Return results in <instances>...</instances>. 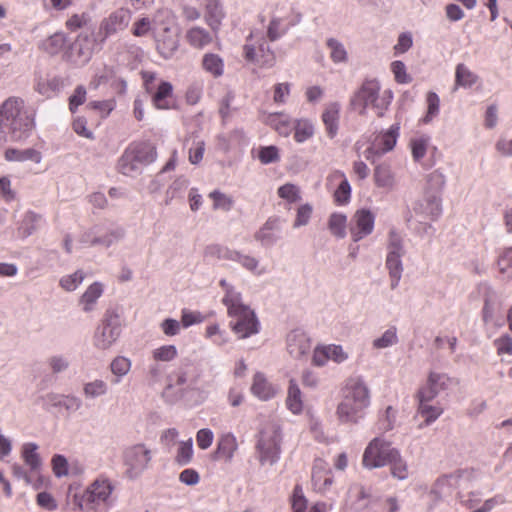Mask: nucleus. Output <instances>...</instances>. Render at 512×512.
<instances>
[{
	"instance_id": "nucleus-47",
	"label": "nucleus",
	"mask_w": 512,
	"mask_h": 512,
	"mask_svg": "<svg viewBox=\"0 0 512 512\" xmlns=\"http://www.w3.org/2000/svg\"><path fill=\"white\" fill-rule=\"evenodd\" d=\"M41 216L29 211L25 214L23 221L19 227V233L22 237L30 236L38 227Z\"/></svg>"
},
{
	"instance_id": "nucleus-58",
	"label": "nucleus",
	"mask_w": 512,
	"mask_h": 512,
	"mask_svg": "<svg viewBox=\"0 0 512 512\" xmlns=\"http://www.w3.org/2000/svg\"><path fill=\"white\" fill-rule=\"evenodd\" d=\"M286 33V29L282 26L280 18H272L267 27V38L274 42Z\"/></svg>"
},
{
	"instance_id": "nucleus-46",
	"label": "nucleus",
	"mask_w": 512,
	"mask_h": 512,
	"mask_svg": "<svg viewBox=\"0 0 512 512\" xmlns=\"http://www.w3.org/2000/svg\"><path fill=\"white\" fill-rule=\"evenodd\" d=\"M209 198L213 201L214 210H223L227 212L230 211L234 205L233 198L219 190L210 192Z\"/></svg>"
},
{
	"instance_id": "nucleus-39",
	"label": "nucleus",
	"mask_w": 512,
	"mask_h": 512,
	"mask_svg": "<svg viewBox=\"0 0 512 512\" xmlns=\"http://www.w3.org/2000/svg\"><path fill=\"white\" fill-rule=\"evenodd\" d=\"M374 181L380 188L391 189L394 185V176L387 164H379L374 169Z\"/></svg>"
},
{
	"instance_id": "nucleus-7",
	"label": "nucleus",
	"mask_w": 512,
	"mask_h": 512,
	"mask_svg": "<svg viewBox=\"0 0 512 512\" xmlns=\"http://www.w3.org/2000/svg\"><path fill=\"white\" fill-rule=\"evenodd\" d=\"M280 443V428L275 424L266 425L260 432L256 446L261 464L272 465L278 461L281 452Z\"/></svg>"
},
{
	"instance_id": "nucleus-44",
	"label": "nucleus",
	"mask_w": 512,
	"mask_h": 512,
	"mask_svg": "<svg viewBox=\"0 0 512 512\" xmlns=\"http://www.w3.org/2000/svg\"><path fill=\"white\" fill-rule=\"evenodd\" d=\"M393 477L404 480L409 475V470L406 461L401 457L400 452L397 450L395 457H392L388 463Z\"/></svg>"
},
{
	"instance_id": "nucleus-54",
	"label": "nucleus",
	"mask_w": 512,
	"mask_h": 512,
	"mask_svg": "<svg viewBox=\"0 0 512 512\" xmlns=\"http://www.w3.org/2000/svg\"><path fill=\"white\" fill-rule=\"evenodd\" d=\"M111 372L116 377L113 383H118L120 379L128 373V359L123 356L116 357L111 362Z\"/></svg>"
},
{
	"instance_id": "nucleus-35",
	"label": "nucleus",
	"mask_w": 512,
	"mask_h": 512,
	"mask_svg": "<svg viewBox=\"0 0 512 512\" xmlns=\"http://www.w3.org/2000/svg\"><path fill=\"white\" fill-rule=\"evenodd\" d=\"M108 392V384L102 379H94L83 384L82 393L86 400H94L105 396Z\"/></svg>"
},
{
	"instance_id": "nucleus-61",
	"label": "nucleus",
	"mask_w": 512,
	"mask_h": 512,
	"mask_svg": "<svg viewBox=\"0 0 512 512\" xmlns=\"http://www.w3.org/2000/svg\"><path fill=\"white\" fill-rule=\"evenodd\" d=\"M133 35L137 37L152 35L153 36V23L149 18H141L133 25Z\"/></svg>"
},
{
	"instance_id": "nucleus-50",
	"label": "nucleus",
	"mask_w": 512,
	"mask_h": 512,
	"mask_svg": "<svg viewBox=\"0 0 512 512\" xmlns=\"http://www.w3.org/2000/svg\"><path fill=\"white\" fill-rule=\"evenodd\" d=\"M84 273L81 270L74 272L73 274L63 276L60 279V286L66 291H74L84 280Z\"/></svg>"
},
{
	"instance_id": "nucleus-16",
	"label": "nucleus",
	"mask_w": 512,
	"mask_h": 512,
	"mask_svg": "<svg viewBox=\"0 0 512 512\" xmlns=\"http://www.w3.org/2000/svg\"><path fill=\"white\" fill-rule=\"evenodd\" d=\"M157 51L164 58H170L179 47L178 29L153 35Z\"/></svg>"
},
{
	"instance_id": "nucleus-51",
	"label": "nucleus",
	"mask_w": 512,
	"mask_h": 512,
	"mask_svg": "<svg viewBox=\"0 0 512 512\" xmlns=\"http://www.w3.org/2000/svg\"><path fill=\"white\" fill-rule=\"evenodd\" d=\"M429 137L421 136L411 140L412 156L415 161H420L426 154L429 146Z\"/></svg>"
},
{
	"instance_id": "nucleus-43",
	"label": "nucleus",
	"mask_w": 512,
	"mask_h": 512,
	"mask_svg": "<svg viewBox=\"0 0 512 512\" xmlns=\"http://www.w3.org/2000/svg\"><path fill=\"white\" fill-rule=\"evenodd\" d=\"M286 404L288 409L294 414H299L303 409L300 389L293 380L290 381Z\"/></svg>"
},
{
	"instance_id": "nucleus-40",
	"label": "nucleus",
	"mask_w": 512,
	"mask_h": 512,
	"mask_svg": "<svg viewBox=\"0 0 512 512\" xmlns=\"http://www.w3.org/2000/svg\"><path fill=\"white\" fill-rule=\"evenodd\" d=\"M224 17V13L221 5L218 1L212 0L206 6V22L214 30H218L221 21Z\"/></svg>"
},
{
	"instance_id": "nucleus-10",
	"label": "nucleus",
	"mask_w": 512,
	"mask_h": 512,
	"mask_svg": "<svg viewBox=\"0 0 512 512\" xmlns=\"http://www.w3.org/2000/svg\"><path fill=\"white\" fill-rule=\"evenodd\" d=\"M326 188L332 192L336 205L343 206L351 199V186L344 172L333 170L326 178Z\"/></svg>"
},
{
	"instance_id": "nucleus-29",
	"label": "nucleus",
	"mask_w": 512,
	"mask_h": 512,
	"mask_svg": "<svg viewBox=\"0 0 512 512\" xmlns=\"http://www.w3.org/2000/svg\"><path fill=\"white\" fill-rule=\"evenodd\" d=\"M280 219L270 217L263 226L255 233L254 238L263 245L272 244L276 240V232L279 230Z\"/></svg>"
},
{
	"instance_id": "nucleus-62",
	"label": "nucleus",
	"mask_w": 512,
	"mask_h": 512,
	"mask_svg": "<svg viewBox=\"0 0 512 512\" xmlns=\"http://www.w3.org/2000/svg\"><path fill=\"white\" fill-rule=\"evenodd\" d=\"M428 106L427 114L424 118L425 122H429L433 117L439 113L440 99L434 92H429L426 97Z\"/></svg>"
},
{
	"instance_id": "nucleus-9",
	"label": "nucleus",
	"mask_w": 512,
	"mask_h": 512,
	"mask_svg": "<svg viewBox=\"0 0 512 512\" xmlns=\"http://www.w3.org/2000/svg\"><path fill=\"white\" fill-rule=\"evenodd\" d=\"M403 246H402V238L395 231L391 230L389 232V242H388V254L386 258V267L389 271V275L391 277V287L395 288L402 275V262L401 256L403 255Z\"/></svg>"
},
{
	"instance_id": "nucleus-52",
	"label": "nucleus",
	"mask_w": 512,
	"mask_h": 512,
	"mask_svg": "<svg viewBox=\"0 0 512 512\" xmlns=\"http://www.w3.org/2000/svg\"><path fill=\"white\" fill-rule=\"evenodd\" d=\"M278 196L289 203H295L301 199L299 188L291 183L280 186L278 188Z\"/></svg>"
},
{
	"instance_id": "nucleus-57",
	"label": "nucleus",
	"mask_w": 512,
	"mask_h": 512,
	"mask_svg": "<svg viewBox=\"0 0 512 512\" xmlns=\"http://www.w3.org/2000/svg\"><path fill=\"white\" fill-rule=\"evenodd\" d=\"M291 93V84L288 82L277 83L273 86V101L276 104H285Z\"/></svg>"
},
{
	"instance_id": "nucleus-28",
	"label": "nucleus",
	"mask_w": 512,
	"mask_h": 512,
	"mask_svg": "<svg viewBox=\"0 0 512 512\" xmlns=\"http://www.w3.org/2000/svg\"><path fill=\"white\" fill-rule=\"evenodd\" d=\"M4 158L8 162H26L31 161L39 164L42 160L41 153L34 148L16 149L8 148L4 152Z\"/></svg>"
},
{
	"instance_id": "nucleus-63",
	"label": "nucleus",
	"mask_w": 512,
	"mask_h": 512,
	"mask_svg": "<svg viewBox=\"0 0 512 512\" xmlns=\"http://www.w3.org/2000/svg\"><path fill=\"white\" fill-rule=\"evenodd\" d=\"M498 355H512V337L508 334L502 335L494 341Z\"/></svg>"
},
{
	"instance_id": "nucleus-26",
	"label": "nucleus",
	"mask_w": 512,
	"mask_h": 512,
	"mask_svg": "<svg viewBox=\"0 0 512 512\" xmlns=\"http://www.w3.org/2000/svg\"><path fill=\"white\" fill-rule=\"evenodd\" d=\"M237 449L236 437L232 433L222 434L218 439L215 457L229 462L232 460Z\"/></svg>"
},
{
	"instance_id": "nucleus-41",
	"label": "nucleus",
	"mask_w": 512,
	"mask_h": 512,
	"mask_svg": "<svg viewBox=\"0 0 512 512\" xmlns=\"http://www.w3.org/2000/svg\"><path fill=\"white\" fill-rule=\"evenodd\" d=\"M478 80V76L473 73L465 64L460 63L455 70V85L460 87H471Z\"/></svg>"
},
{
	"instance_id": "nucleus-42",
	"label": "nucleus",
	"mask_w": 512,
	"mask_h": 512,
	"mask_svg": "<svg viewBox=\"0 0 512 512\" xmlns=\"http://www.w3.org/2000/svg\"><path fill=\"white\" fill-rule=\"evenodd\" d=\"M328 228L335 237L344 238L346 236L347 217L341 213H333L329 217Z\"/></svg>"
},
{
	"instance_id": "nucleus-22",
	"label": "nucleus",
	"mask_w": 512,
	"mask_h": 512,
	"mask_svg": "<svg viewBox=\"0 0 512 512\" xmlns=\"http://www.w3.org/2000/svg\"><path fill=\"white\" fill-rule=\"evenodd\" d=\"M103 292L104 286L100 282H94L88 286L78 301L81 310L85 313L95 310L98 299L102 296Z\"/></svg>"
},
{
	"instance_id": "nucleus-53",
	"label": "nucleus",
	"mask_w": 512,
	"mask_h": 512,
	"mask_svg": "<svg viewBox=\"0 0 512 512\" xmlns=\"http://www.w3.org/2000/svg\"><path fill=\"white\" fill-rule=\"evenodd\" d=\"M47 362L49 368L54 374L65 372L70 366V361L68 357L62 354L52 355L51 357L48 358Z\"/></svg>"
},
{
	"instance_id": "nucleus-24",
	"label": "nucleus",
	"mask_w": 512,
	"mask_h": 512,
	"mask_svg": "<svg viewBox=\"0 0 512 512\" xmlns=\"http://www.w3.org/2000/svg\"><path fill=\"white\" fill-rule=\"evenodd\" d=\"M128 16V10L121 8L111 14L109 18L105 19L101 26L99 34L102 35V40H104L107 36L121 30L125 27L124 21Z\"/></svg>"
},
{
	"instance_id": "nucleus-23",
	"label": "nucleus",
	"mask_w": 512,
	"mask_h": 512,
	"mask_svg": "<svg viewBox=\"0 0 512 512\" xmlns=\"http://www.w3.org/2000/svg\"><path fill=\"white\" fill-rule=\"evenodd\" d=\"M339 118L340 105L338 103H330L325 106L321 119L329 138H334L337 135Z\"/></svg>"
},
{
	"instance_id": "nucleus-4",
	"label": "nucleus",
	"mask_w": 512,
	"mask_h": 512,
	"mask_svg": "<svg viewBox=\"0 0 512 512\" xmlns=\"http://www.w3.org/2000/svg\"><path fill=\"white\" fill-rule=\"evenodd\" d=\"M370 405V394L360 378H350L343 389V400L338 405L337 414L343 422H357Z\"/></svg>"
},
{
	"instance_id": "nucleus-48",
	"label": "nucleus",
	"mask_w": 512,
	"mask_h": 512,
	"mask_svg": "<svg viewBox=\"0 0 512 512\" xmlns=\"http://www.w3.org/2000/svg\"><path fill=\"white\" fill-rule=\"evenodd\" d=\"M193 458V443L192 439L181 441L178 444L175 462L179 465H187Z\"/></svg>"
},
{
	"instance_id": "nucleus-8",
	"label": "nucleus",
	"mask_w": 512,
	"mask_h": 512,
	"mask_svg": "<svg viewBox=\"0 0 512 512\" xmlns=\"http://www.w3.org/2000/svg\"><path fill=\"white\" fill-rule=\"evenodd\" d=\"M397 452L391 444L384 439L374 438L366 447L362 463L366 468L372 469L388 465Z\"/></svg>"
},
{
	"instance_id": "nucleus-64",
	"label": "nucleus",
	"mask_w": 512,
	"mask_h": 512,
	"mask_svg": "<svg viewBox=\"0 0 512 512\" xmlns=\"http://www.w3.org/2000/svg\"><path fill=\"white\" fill-rule=\"evenodd\" d=\"M498 266L502 273H508L512 276V247L503 251L498 259Z\"/></svg>"
},
{
	"instance_id": "nucleus-20",
	"label": "nucleus",
	"mask_w": 512,
	"mask_h": 512,
	"mask_svg": "<svg viewBox=\"0 0 512 512\" xmlns=\"http://www.w3.org/2000/svg\"><path fill=\"white\" fill-rule=\"evenodd\" d=\"M153 35L178 29L177 17L169 8L158 9L152 18Z\"/></svg>"
},
{
	"instance_id": "nucleus-2",
	"label": "nucleus",
	"mask_w": 512,
	"mask_h": 512,
	"mask_svg": "<svg viewBox=\"0 0 512 512\" xmlns=\"http://www.w3.org/2000/svg\"><path fill=\"white\" fill-rule=\"evenodd\" d=\"M34 126V117L26 110L23 99L12 96L0 104V142H6L8 135L13 141H21Z\"/></svg>"
},
{
	"instance_id": "nucleus-32",
	"label": "nucleus",
	"mask_w": 512,
	"mask_h": 512,
	"mask_svg": "<svg viewBox=\"0 0 512 512\" xmlns=\"http://www.w3.org/2000/svg\"><path fill=\"white\" fill-rule=\"evenodd\" d=\"M251 391L255 396L262 400H268L276 394L274 386L269 383L261 373H257L254 376Z\"/></svg>"
},
{
	"instance_id": "nucleus-1",
	"label": "nucleus",
	"mask_w": 512,
	"mask_h": 512,
	"mask_svg": "<svg viewBox=\"0 0 512 512\" xmlns=\"http://www.w3.org/2000/svg\"><path fill=\"white\" fill-rule=\"evenodd\" d=\"M114 486L104 477H98L85 490H78L70 485L67 492V503L73 511L106 512L113 504Z\"/></svg>"
},
{
	"instance_id": "nucleus-21",
	"label": "nucleus",
	"mask_w": 512,
	"mask_h": 512,
	"mask_svg": "<svg viewBox=\"0 0 512 512\" xmlns=\"http://www.w3.org/2000/svg\"><path fill=\"white\" fill-rule=\"evenodd\" d=\"M309 337L301 331H292L287 338V349L290 355L299 358L311 350Z\"/></svg>"
},
{
	"instance_id": "nucleus-13",
	"label": "nucleus",
	"mask_w": 512,
	"mask_h": 512,
	"mask_svg": "<svg viewBox=\"0 0 512 512\" xmlns=\"http://www.w3.org/2000/svg\"><path fill=\"white\" fill-rule=\"evenodd\" d=\"M375 217L373 213L367 209L357 210L350 222V234L354 242H358L364 237L372 233L374 228Z\"/></svg>"
},
{
	"instance_id": "nucleus-17",
	"label": "nucleus",
	"mask_w": 512,
	"mask_h": 512,
	"mask_svg": "<svg viewBox=\"0 0 512 512\" xmlns=\"http://www.w3.org/2000/svg\"><path fill=\"white\" fill-rule=\"evenodd\" d=\"M427 395L417 392L418 414L424 419L425 425H430L436 421L444 412V408L440 403L431 404L434 398H426Z\"/></svg>"
},
{
	"instance_id": "nucleus-31",
	"label": "nucleus",
	"mask_w": 512,
	"mask_h": 512,
	"mask_svg": "<svg viewBox=\"0 0 512 512\" xmlns=\"http://www.w3.org/2000/svg\"><path fill=\"white\" fill-rule=\"evenodd\" d=\"M156 156L155 147L147 142L135 145L132 151V161L143 165L154 162Z\"/></svg>"
},
{
	"instance_id": "nucleus-15",
	"label": "nucleus",
	"mask_w": 512,
	"mask_h": 512,
	"mask_svg": "<svg viewBox=\"0 0 512 512\" xmlns=\"http://www.w3.org/2000/svg\"><path fill=\"white\" fill-rule=\"evenodd\" d=\"M453 382L447 374L432 371L428 375L426 384L418 392L427 395L426 398H435L440 392L449 389Z\"/></svg>"
},
{
	"instance_id": "nucleus-45",
	"label": "nucleus",
	"mask_w": 512,
	"mask_h": 512,
	"mask_svg": "<svg viewBox=\"0 0 512 512\" xmlns=\"http://www.w3.org/2000/svg\"><path fill=\"white\" fill-rule=\"evenodd\" d=\"M205 257H210L214 259H227L232 260L237 255V251L230 250L227 247H224L219 244H211L208 245L204 250Z\"/></svg>"
},
{
	"instance_id": "nucleus-49",
	"label": "nucleus",
	"mask_w": 512,
	"mask_h": 512,
	"mask_svg": "<svg viewBox=\"0 0 512 512\" xmlns=\"http://www.w3.org/2000/svg\"><path fill=\"white\" fill-rule=\"evenodd\" d=\"M258 159L264 165L278 162L280 160L278 147L274 145L260 147Z\"/></svg>"
},
{
	"instance_id": "nucleus-30",
	"label": "nucleus",
	"mask_w": 512,
	"mask_h": 512,
	"mask_svg": "<svg viewBox=\"0 0 512 512\" xmlns=\"http://www.w3.org/2000/svg\"><path fill=\"white\" fill-rule=\"evenodd\" d=\"M185 38L188 44L196 49H202L213 41L212 35L199 26L188 29Z\"/></svg>"
},
{
	"instance_id": "nucleus-12",
	"label": "nucleus",
	"mask_w": 512,
	"mask_h": 512,
	"mask_svg": "<svg viewBox=\"0 0 512 512\" xmlns=\"http://www.w3.org/2000/svg\"><path fill=\"white\" fill-rule=\"evenodd\" d=\"M97 46L98 44L92 33L82 32L71 44L69 58L76 64L85 63L90 59Z\"/></svg>"
},
{
	"instance_id": "nucleus-37",
	"label": "nucleus",
	"mask_w": 512,
	"mask_h": 512,
	"mask_svg": "<svg viewBox=\"0 0 512 512\" xmlns=\"http://www.w3.org/2000/svg\"><path fill=\"white\" fill-rule=\"evenodd\" d=\"M66 36L62 32L54 33L41 42L40 48L50 55L61 52L66 45Z\"/></svg>"
},
{
	"instance_id": "nucleus-60",
	"label": "nucleus",
	"mask_w": 512,
	"mask_h": 512,
	"mask_svg": "<svg viewBox=\"0 0 512 512\" xmlns=\"http://www.w3.org/2000/svg\"><path fill=\"white\" fill-rule=\"evenodd\" d=\"M327 46L330 48V57L335 62H344L347 59V53L343 45L335 39H329Z\"/></svg>"
},
{
	"instance_id": "nucleus-27",
	"label": "nucleus",
	"mask_w": 512,
	"mask_h": 512,
	"mask_svg": "<svg viewBox=\"0 0 512 512\" xmlns=\"http://www.w3.org/2000/svg\"><path fill=\"white\" fill-rule=\"evenodd\" d=\"M120 333L121 329L102 324L94 335V345L98 349H108L116 342Z\"/></svg>"
},
{
	"instance_id": "nucleus-36",
	"label": "nucleus",
	"mask_w": 512,
	"mask_h": 512,
	"mask_svg": "<svg viewBox=\"0 0 512 512\" xmlns=\"http://www.w3.org/2000/svg\"><path fill=\"white\" fill-rule=\"evenodd\" d=\"M202 68L214 78H218L224 74V61L217 54L206 53L202 59Z\"/></svg>"
},
{
	"instance_id": "nucleus-14",
	"label": "nucleus",
	"mask_w": 512,
	"mask_h": 512,
	"mask_svg": "<svg viewBox=\"0 0 512 512\" xmlns=\"http://www.w3.org/2000/svg\"><path fill=\"white\" fill-rule=\"evenodd\" d=\"M311 481L316 492H326L333 483V473L329 464L323 459H316L313 464Z\"/></svg>"
},
{
	"instance_id": "nucleus-38",
	"label": "nucleus",
	"mask_w": 512,
	"mask_h": 512,
	"mask_svg": "<svg viewBox=\"0 0 512 512\" xmlns=\"http://www.w3.org/2000/svg\"><path fill=\"white\" fill-rule=\"evenodd\" d=\"M38 445L35 443H26L22 448V457L27 466H29L32 472H37L41 465L42 461L40 455L37 452Z\"/></svg>"
},
{
	"instance_id": "nucleus-55",
	"label": "nucleus",
	"mask_w": 512,
	"mask_h": 512,
	"mask_svg": "<svg viewBox=\"0 0 512 512\" xmlns=\"http://www.w3.org/2000/svg\"><path fill=\"white\" fill-rule=\"evenodd\" d=\"M391 71L394 79L399 84H408L412 81L411 76L406 71V66L402 61L396 60L391 63Z\"/></svg>"
},
{
	"instance_id": "nucleus-59",
	"label": "nucleus",
	"mask_w": 512,
	"mask_h": 512,
	"mask_svg": "<svg viewBox=\"0 0 512 512\" xmlns=\"http://www.w3.org/2000/svg\"><path fill=\"white\" fill-rule=\"evenodd\" d=\"M177 356V349L174 345H163L153 351V358L156 361L168 362Z\"/></svg>"
},
{
	"instance_id": "nucleus-11",
	"label": "nucleus",
	"mask_w": 512,
	"mask_h": 512,
	"mask_svg": "<svg viewBox=\"0 0 512 512\" xmlns=\"http://www.w3.org/2000/svg\"><path fill=\"white\" fill-rule=\"evenodd\" d=\"M400 125L393 124L387 131L376 136L372 145L365 151V158L372 161L374 155H382L391 151L399 137Z\"/></svg>"
},
{
	"instance_id": "nucleus-5",
	"label": "nucleus",
	"mask_w": 512,
	"mask_h": 512,
	"mask_svg": "<svg viewBox=\"0 0 512 512\" xmlns=\"http://www.w3.org/2000/svg\"><path fill=\"white\" fill-rule=\"evenodd\" d=\"M380 84L377 80H366L359 91L357 92L354 105H359L361 107L360 114H365L366 108L371 106L378 117H382L384 112L387 110L390 105V100L392 98L391 92H388V96H380Z\"/></svg>"
},
{
	"instance_id": "nucleus-34",
	"label": "nucleus",
	"mask_w": 512,
	"mask_h": 512,
	"mask_svg": "<svg viewBox=\"0 0 512 512\" xmlns=\"http://www.w3.org/2000/svg\"><path fill=\"white\" fill-rule=\"evenodd\" d=\"M267 123L283 137H288L292 132L293 122L283 113L270 114Z\"/></svg>"
},
{
	"instance_id": "nucleus-3",
	"label": "nucleus",
	"mask_w": 512,
	"mask_h": 512,
	"mask_svg": "<svg viewBox=\"0 0 512 512\" xmlns=\"http://www.w3.org/2000/svg\"><path fill=\"white\" fill-rule=\"evenodd\" d=\"M220 286L225 290L222 302L227 307L228 315L235 319L231 322L232 330L240 338H246L257 333L258 321L256 316L248 306L242 303L241 294L235 291L226 280H221Z\"/></svg>"
},
{
	"instance_id": "nucleus-25",
	"label": "nucleus",
	"mask_w": 512,
	"mask_h": 512,
	"mask_svg": "<svg viewBox=\"0 0 512 512\" xmlns=\"http://www.w3.org/2000/svg\"><path fill=\"white\" fill-rule=\"evenodd\" d=\"M151 95V101L156 109H170V99L173 95V86L167 81H160Z\"/></svg>"
},
{
	"instance_id": "nucleus-18",
	"label": "nucleus",
	"mask_w": 512,
	"mask_h": 512,
	"mask_svg": "<svg viewBox=\"0 0 512 512\" xmlns=\"http://www.w3.org/2000/svg\"><path fill=\"white\" fill-rule=\"evenodd\" d=\"M347 359V354L339 345H328L316 347L313 353L312 361L317 366H323L328 360L341 363Z\"/></svg>"
},
{
	"instance_id": "nucleus-6",
	"label": "nucleus",
	"mask_w": 512,
	"mask_h": 512,
	"mask_svg": "<svg viewBox=\"0 0 512 512\" xmlns=\"http://www.w3.org/2000/svg\"><path fill=\"white\" fill-rule=\"evenodd\" d=\"M243 56L246 61L260 68H271L276 63V55L270 48L265 37L255 38L251 33L243 46Z\"/></svg>"
},
{
	"instance_id": "nucleus-33",
	"label": "nucleus",
	"mask_w": 512,
	"mask_h": 512,
	"mask_svg": "<svg viewBox=\"0 0 512 512\" xmlns=\"http://www.w3.org/2000/svg\"><path fill=\"white\" fill-rule=\"evenodd\" d=\"M294 140L297 143H304L314 136L315 128L311 120L300 118L293 121Z\"/></svg>"
},
{
	"instance_id": "nucleus-56",
	"label": "nucleus",
	"mask_w": 512,
	"mask_h": 512,
	"mask_svg": "<svg viewBox=\"0 0 512 512\" xmlns=\"http://www.w3.org/2000/svg\"><path fill=\"white\" fill-rule=\"evenodd\" d=\"M124 316V308L123 307H112L109 308L105 315V320L103 324L115 327L116 329H121V319Z\"/></svg>"
},
{
	"instance_id": "nucleus-19",
	"label": "nucleus",
	"mask_w": 512,
	"mask_h": 512,
	"mask_svg": "<svg viewBox=\"0 0 512 512\" xmlns=\"http://www.w3.org/2000/svg\"><path fill=\"white\" fill-rule=\"evenodd\" d=\"M152 459V453L144 444L130 448V474H139L145 470Z\"/></svg>"
}]
</instances>
